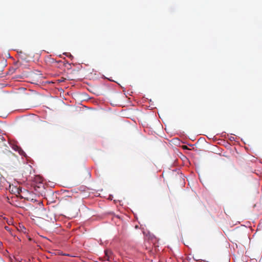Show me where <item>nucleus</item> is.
I'll list each match as a JSON object with an SVG mask.
<instances>
[{
    "mask_svg": "<svg viewBox=\"0 0 262 262\" xmlns=\"http://www.w3.org/2000/svg\"><path fill=\"white\" fill-rule=\"evenodd\" d=\"M9 190L12 193L15 194L17 196H19L20 198H25L24 195L21 194V193L25 192V190L23 191L21 187L13 185H10Z\"/></svg>",
    "mask_w": 262,
    "mask_h": 262,
    "instance_id": "f257e3e1",
    "label": "nucleus"
},
{
    "mask_svg": "<svg viewBox=\"0 0 262 262\" xmlns=\"http://www.w3.org/2000/svg\"><path fill=\"white\" fill-rule=\"evenodd\" d=\"M112 254V252L110 250H106L105 251V254L106 256L107 257V260H110V256Z\"/></svg>",
    "mask_w": 262,
    "mask_h": 262,
    "instance_id": "f03ea898",
    "label": "nucleus"
},
{
    "mask_svg": "<svg viewBox=\"0 0 262 262\" xmlns=\"http://www.w3.org/2000/svg\"><path fill=\"white\" fill-rule=\"evenodd\" d=\"M194 146H195V144H188V147L190 148H191V149H193L194 148Z\"/></svg>",
    "mask_w": 262,
    "mask_h": 262,
    "instance_id": "7ed1b4c3",
    "label": "nucleus"
},
{
    "mask_svg": "<svg viewBox=\"0 0 262 262\" xmlns=\"http://www.w3.org/2000/svg\"><path fill=\"white\" fill-rule=\"evenodd\" d=\"M183 148L184 149H189V150H191V148H189V147H188V145H184V146H183Z\"/></svg>",
    "mask_w": 262,
    "mask_h": 262,
    "instance_id": "20e7f679",
    "label": "nucleus"
},
{
    "mask_svg": "<svg viewBox=\"0 0 262 262\" xmlns=\"http://www.w3.org/2000/svg\"><path fill=\"white\" fill-rule=\"evenodd\" d=\"M64 80H65V79L62 78V79H61L59 80V81L60 82H63V81H64Z\"/></svg>",
    "mask_w": 262,
    "mask_h": 262,
    "instance_id": "39448f33",
    "label": "nucleus"
},
{
    "mask_svg": "<svg viewBox=\"0 0 262 262\" xmlns=\"http://www.w3.org/2000/svg\"><path fill=\"white\" fill-rule=\"evenodd\" d=\"M5 228L6 230H7L8 231L9 230V228L8 226H5Z\"/></svg>",
    "mask_w": 262,
    "mask_h": 262,
    "instance_id": "423d86ee",
    "label": "nucleus"
},
{
    "mask_svg": "<svg viewBox=\"0 0 262 262\" xmlns=\"http://www.w3.org/2000/svg\"><path fill=\"white\" fill-rule=\"evenodd\" d=\"M7 223H8V224H9V225H10L12 222H11V221H10L7 222Z\"/></svg>",
    "mask_w": 262,
    "mask_h": 262,
    "instance_id": "0eeeda50",
    "label": "nucleus"
}]
</instances>
